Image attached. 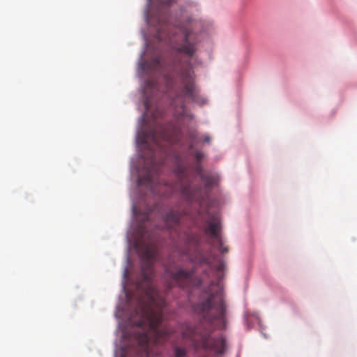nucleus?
Returning <instances> with one entry per match:
<instances>
[{"label": "nucleus", "mask_w": 357, "mask_h": 357, "mask_svg": "<svg viewBox=\"0 0 357 357\" xmlns=\"http://www.w3.org/2000/svg\"><path fill=\"white\" fill-rule=\"evenodd\" d=\"M149 24L156 27V37L159 40L171 41L173 38V28L177 29L183 36L181 43H176L174 47L177 52L188 57L186 61H180L178 71V85L174 90L171 102L174 107V115L177 121L175 123L169 124L160 133V137L163 141L170 144H179L183 139L181 119L193 118L192 114L186 112V99L199 105L206 102V98L199 94V89L195 84V73L190 61L197 50L198 40L194 31L197 22L191 17H188L185 21L176 22L172 26L169 22L167 14L162 13L152 15L149 19Z\"/></svg>", "instance_id": "1"}, {"label": "nucleus", "mask_w": 357, "mask_h": 357, "mask_svg": "<svg viewBox=\"0 0 357 357\" xmlns=\"http://www.w3.org/2000/svg\"><path fill=\"white\" fill-rule=\"evenodd\" d=\"M138 253L141 260L142 280L137 283L146 297V301H139L138 307L130 317V322L135 326L132 338L143 351L148 352L150 341L160 344L167 341L171 330L162 325L163 309L166 301L163 294L155 287L153 278V262L158 251L152 244L142 243L138 246Z\"/></svg>", "instance_id": "2"}, {"label": "nucleus", "mask_w": 357, "mask_h": 357, "mask_svg": "<svg viewBox=\"0 0 357 357\" xmlns=\"http://www.w3.org/2000/svg\"><path fill=\"white\" fill-rule=\"evenodd\" d=\"M216 286L217 289L212 291L211 287L206 290L208 298L197 305V310L202 314L203 319L195 328L185 324L182 328L183 340L189 342V345L196 349L202 347L216 354H222L225 350L226 341L222 335L218 338H211L214 329V322L217 327L223 330L226 328V305L222 290L218 283L211 282V286Z\"/></svg>", "instance_id": "3"}, {"label": "nucleus", "mask_w": 357, "mask_h": 357, "mask_svg": "<svg viewBox=\"0 0 357 357\" xmlns=\"http://www.w3.org/2000/svg\"><path fill=\"white\" fill-rule=\"evenodd\" d=\"M150 140L157 147L161 148L155 131H151L149 135L143 139V144L150 152V158L146 161L149 167L146 168L145 174L138 178V185H145L151 193L161 197H168L172 193L178 192L188 202H199L202 199V188L192 186L189 169L183 163H178L174 169L176 176V181L174 183L169 184L159 178L160 166L155 162V153L151 148Z\"/></svg>", "instance_id": "4"}, {"label": "nucleus", "mask_w": 357, "mask_h": 357, "mask_svg": "<svg viewBox=\"0 0 357 357\" xmlns=\"http://www.w3.org/2000/svg\"><path fill=\"white\" fill-rule=\"evenodd\" d=\"M164 280L166 287L165 294H167V291L174 286L184 288L192 286L199 287L202 284L201 280L195 278L194 270H185L180 267L171 266L166 267Z\"/></svg>", "instance_id": "5"}, {"label": "nucleus", "mask_w": 357, "mask_h": 357, "mask_svg": "<svg viewBox=\"0 0 357 357\" xmlns=\"http://www.w3.org/2000/svg\"><path fill=\"white\" fill-rule=\"evenodd\" d=\"M206 223L204 232L216 241L217 248L222 255L228 253L229 247L225 244L220 234L221 220L219 215L217 214L210 215L209 219Z\"/></svg>", "instance_id": "6"}, {"label": "nucleus", "mask_w": 357, "mask_h": 357, "mask_svg": "<svg viewBox=\"0 0 357 357\" xmlns=\"http://www.w3.org/2000/svg\"><path fill=\"white\" fill-rule=\"evenodd\" d=\"M186 213L184 211L172 209L165 215L164 221L169 229L174 227L176 229V227L178 226L181 218Z\"/></svg>", "instance_id": "7"}, {"label": "nucleus", "mask_w": 357, "mask_h": 357, "mask_svg": "<svg viewBox=\"0 0 357 357\" xmlns=\"http://www.w3.org/2000/svg\"><path fill=\"white\" fill-rule=\"evenodd\" d=\"M204 183L205 190H209L216 182V178L210 174H203L200 178Z\"/></svg>", "instance_id": "8"}, {"label": "nucleus", "mask_w": 357, "mask_h": 357, "mask_svg": "<svg viewBox=\"0 0 357 357\" xmlns=\"http://www.w3.org/2000/svg\"><path fill=\"white\" fill-rule=\"evenodd\" d=\"M205 263L209 266V267L212 269H214V271L217 273V277L218 278V282L220 280V273H223L225 270L226 269V265L224 261H218V264L216 267H213L211 264V262L209 259H205Z\"/></svg>", "instance_id": "9"}, {"label": "nucleus", "mask_w": 357, "mask_h": 357, "mask_svg": "<svg viewBox=\"0 0 357 357\" xmlns=\"http://www.w3.org/2000/svg\"><path fill=\"white\" fill-rule=\"evenodd\" d=\"M147 66V68L150 70L158 71L160 70L162 66L161 59L160 57H156L154 59H153L150 63H148Z\"/></svg>", "instance_id": "10"}, {"label": "nucleus", "mask_w": 357, "mask_h": 357, "mask_svg": "<svg viewBox=\"0 0 357 357\" xmlns=\"http://www.w3.org/2000/svg\"><path fill=\"white\" fill-rule=\"evenodd\" d=\"M174 351L175 357H185L187 353L185 347L179 346L174 347Z\"/></svg>", "instance_id": "11"}, {"label": "nucleus", "mask_w": 357, "mask_h": 357, "mask_svg": "<svg viewBox=\"0 0 357 357\" xmlns=\"http://www.w3.org/2000/svg\"><path fill=\"white\" fill-rule=\"evenodd\" d=\"M198 136V133L196 130H188V137L190 141L196 140Z\"/></svg>", "instance_id": "12"}, {"label": "nucleus", "mask_w": 357, "mask_h": 357, "mask_svg": "<svg viewBox=\"0 0 357 357\" xmlns=\"http://www.w3.org/2000/svg\"><path fill=\"white\" fill-rule=\"evenodd\" d=\"M195 172L197 176H199L200 178H202V175L205 174V173L203 172L202 166L199 163L196 165L195 167Z\"/></svg>", "instance_id": "13"}, {"label": "nucleus", "mask_w": 357, "mask_h": 357, "mask_svg": "<svg viewBox=\"0 0 357 357\" xmlns=\"http://www.w3.org/2000/svg\"><path fill=\"white\" fill-rule=\"evenodd\" d=\"M193 155L195 158V160L199 162L201 160L204 158V153L201 151H196L193 153Z\"/></svg>", "instance_id": "14"}, {"label": "nucleus", "mask_w": 357, "mask_h": 357, "mask_svg": "<svg viewBox=\"0 0 357 357\" xmlns=\"http://www.w3.org/2000/svg\"><path fill=\"white\" fill-rule=\"evenodd\" d=\"M204 142L209 144L211 142V137L208 135H205L204 137Z\"/></svg>", "instance_id": "15"}, {"label": "nucleus", "mask_w": 357, "mask_h": 357, "mask_svg": "<svg viewBox=\"0 0 357 357\" xmlns=\"http://www.w3.org/2000/svg\"><path fill=\"white\" fill-rule=\"evenodd\" d=\"M146 84L148 87H154V83L151 80H147Z\"/></svg>", "instance_id": "16"}, {"label": "nucleus", "mask_w": 357, "mask_h": 357, "mask_svg": "<svg viewBox=\"0 0 357 357\" xmlns=\"http://www.w3.org/2000/svg\"><path fill=\"white\" fill-rule=\"evenodd\" d=\"M144 107H145L146 110H149V102H148V100H146L144 102Z\"/></svg>", "instance_id": "17"}, {"label": "nucleus", "mask_w": 357, "mask_h": 357, "mask_svg": "<svg viewBox=\"0 0 357 357\" xmlns=\"http://www.w3.org/2000/svg\"><path fill=\"white\" fill-rule=\"evenodd\" d=\"M193 149V145L192 144H190L189 145V150H192Z\"/></svg>", "instance_id": "18"}, {"label": "nucleus", "mask_w": 357, "mask_h": 357, "mask_svg": "<svg viewBox=\"0 0 357 357\" xmlns=\"http://www.w3.org/2000/svg\"><path fill=\"white\" fill-rule=\"evenodd\" d=\"M145 219H146V220H148V219H149L148 215H146V216H145Z\"/></svg>", "instance_id": "19"}]
</instances>
